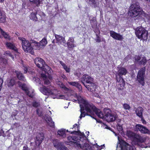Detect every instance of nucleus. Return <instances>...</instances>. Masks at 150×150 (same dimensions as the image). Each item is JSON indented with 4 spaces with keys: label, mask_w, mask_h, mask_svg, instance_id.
Returning a JSON list of instances; mask_svg holds the SVG:
<instances>
[{
    "label": "nucleus",
    "mask_w": 150,
    "mask_h": 150,
    "mask_svg": "<svg viewBox=\"0 0 150 150\" xmlns=\"http://www.w3.org/2000/svg\"><path fill=\"white\" fill-rule=\"evenodd\" d=\"M71 96L76 98V99L73 100V101H78L79 103L80 104V111L81 112L80 119L84 117L86 115L94 118L92 116L93 111L95 110L96 109V107L94 105L88 102L85 98L80 96H78L76 93H75Z\"/></svg>",
    "instance_id": "1"
},
{
    "label": "nucleus",
    "mask_w": 150,
    "mask_h": 150,
    "mask_svg": "<svg viewBox=\"0 0 150 150\" xmlns=\"http://www.w3.org/2000/svg\"><path fill=\"white\" fill-rule=\"evenodd\" d=\"M80 132L79 130L72 132L71 134H74L67 137L69 142L74 146L79 147L83 150H92L93 147L89 144L87 143H84V144L83 143V142H85L86 140L78 135Z\"/></svg>",
    "instance_id": "2"
},
{
    "label": "nucleus",
    "mask_w": 150,
    "mask_h": 150,
    "mask_svg": "<svg viewBox=\"0 0 150 150\" xmlns=\"http://www.w3.org/2000/svg\"><path fill=\"white\" fill-rule=\"evenodd\" d=\"M40 91L43 94L46 95H50L53 98H57L56 94L57 91L53 86H48L47 87L42 86L40 89Z\"/></svg>",
    "instance_id": "3"
},
{
    "label": "nucleus",
    "mask_w": 150,
    "mask_h": 150,
    "mask_svg": "<svg viewBox=\"0 0 150 150\" xmlns=\"http://www.w3.org/2000/svg\"><path fill=\"white\" fill-rule=\"evenodd\" d=\"M142 9L140 7L138 3L132 4L130 7L129 14L133 17L139 16L142 14Z\"/></svg>",
    "instance_id": "4"
},
{
    "label": "nucleus",
    "mask_w": 150,
    "mask_h": 150,
    "mask_svg": "<svg viewBox=\"0 0 150 150\" xmlns=\"http://www.w3.org/2000/svg\"><path fill=\"white\" fill-rule=\"evenodd\" d=\"M18 38L22 41V46L24 51L25 52H29L32 54H33L34 52L33 51V48L32 47L31 42L30 43L24 38L19 37Z\"/></svg>",
    "instance_id": "5"
},
{
    "label": "nucleus",
    "mask_w": 150,
    "mask_h": 150,
    "mask_svg": "<svg viewBox=\"0 0 150 150\" xmlns=\"http://www.w3.org/2000/svg\"><path fill=\"white\" fill-rule=\"evenodd\" d=\"M135 33L138 38L141 40H145L148 38V31L142 27H137L135 30Z\"/></svg>",
    "instance_id": "6"
},
{
    "label": "nucleus",
    "mask_w": 150,
    "mask_h": 150,
    "mask_svg": "<svg viewBox=\"0 0 150 150\" xmlns=\"http://www.w3.org/2000/svg\"><path fill=\"white\" fill-rule=\"evenodd\" d=\"M145 68L141 69L138 71L137 76V80L142 86L145 84L144 76L145 74Z\"/></svg>",
    "instance_id": "7"
},
{
    "label": "nucleus",
    "mask_w": 150,
    "mask_h": 150,
    "mask_svg": "<svg viewBox=\"0 0 150 150\" xmlns=\"http://www.w3.org/2000/svg\"><path fill=\"white\" fill-rule=\"evenodd\" d=\"M116 117V115L111 113L109 109L105 110V119L108 122H112L115 121Z\"/></svg>",
    "instance_id": "8"
},
{
    "label": "nucleus",
    "mask_w": 150,
    "mask_h": 150,
    "mask_svg": "<svg viewBox=\"0 0 150 150\" xmlns=\"http://www.w3.org/2000/svg\"><path fill=\"white\" fill-rule=\"evenodd\" d=\"M145 139L139 135L137 134L133 139V142L135 144L138 145L142 148L144 147V145L142 143L144 142Z\"/></svg>",
    "instance_id": "9"
},
{
    "label": "nucleus",
    "mask_w": 150,
    "mask_h": 150,
    "mask_svg": "<svg viewBox=\"0 0 150 150\" xmlns=\"http://www.w3.org/2000/svg\"><path fill=\"white\" fill-rule=\"evenodd\" d=\"M135 130L139 131L143 134H150V131L146 127L141 124H137L135 127Z\"/></svg>",
    "instance_id": "10"
},
{
    "label": "nucleus",
    "mask_w": 150,
    "mask_h": 150,
    "mask_svg": "<svg viewBox=\"0 0 150 150\" xmlns=\"http://www.w3.org/2000/svg\"><path fill=\"white\" fill-rule=\"evenodd\" d=\"M117 86L119 90L123 89L125 85V81L121 76H117Z\"/></svg>",
    "instance_id": "11"
},
{
    "label": "nucleus",
    "mask_w": 150,
    "mask_h": 150,
    "mask_svg": "<svg viewBox=\"0 0 150 150\" xmlns=\"http://www.w3.org/2000/svg\"><path fill=\"white\" fill-rule=\"evenodd\" d=\"M17 83L19 87H21V88L25 91V93L27 95L30 97H33V93H31L29 91L28 88L25 84H22L21 82L19 81H18Z\"/></svg>",
    "instance_id": "12"
},
{
    "label": "nucleus",
    "mask_w": 150,
    "mask_h": 150,
    "mask_svg": "<svg viewBox=\"0 0 150 150\" xmlns=\"http://www.w3.org/2000/svg\"><path fill=\"white\" fill-rule=\"evenodd\" d=\"M44 138L43 133H38L37 134L35 139V143L36 146L38 147L41 144Z\"/></svg>",
    "instance_id": "13"
},
{
    "label": "nucleus",
    "mask_w": 150,
    "mask_h": 150,
    "mask_svg": "<svg viewBox=\"0 0 150 150\" xmlns=\"http://www.w3.org/2000/svg\"><path fill=\"white\" fill-rule=\"evenodd\" d=\"M119 145L121 150H136L134 147L130 146L124 141L121 143Z\"/></svg>",
    "instance_id": "14"
},
{
    "label": "nucleus",
    "mask_w": 150,
    "mask_h": 150,
    "mask_svg": "<svg viewBox=\"0 0 150 150\" xmlns=\"http://www.w3.org/2000/svg\"><path fill=\"white\" fill-rule=\"evenodd\" d=\"M135 62L139 63L140 64L145 65L147 61L145 57L142 56H136L135 57Z\"/></svg>",
    "instance_id": "15"
},
{
    "label": "nucleus",
    "mask_w": 150,
    "mask_h": 150,
    "mask_svg": "<svg viewBox=\"0 0 150 150\" xmlns=\"http://www.w3.org/2000/svg\"><path fill=\"white\" fill-rule=\"evenodd\" d=\"M81 83L83 84V83L86 84L89 83L90 82L93 81V78L86 74L83 75L81 78Z\"/></svg>",
    "instance_id": "16"
},
{
    "label": "nucleus",
    "mask_w": 150,
    "mask_h": 150,
    "mask_svg": "<svg viewBox=\"0 0 150 150\" xmlns=\"http://www.w3.org/2000/svg\"><path fill=\"white\" fill-rule=\"evenodd\" d=\"M83 85L87 88L88 91L91 92L94 91L96 87V85L93 82V81L90 82L87 84L83 83Z\"/></svg>",
    "instance_id": "17"
},
{
    "label": "nucleus",
    "mask_w": 150,
    "mask_h": 150,
    "mask_svg": "<svg viewBox=\"0 0 150 150\" xmlns=\"http://www.w3.org/2000/svg\"><path fill=\"white\" fill-rule=\"evenodd\" d=\"M55 37L56 40V42L59 45H64L65 44L66 41L65 40L64 38L62 36L55 34Z\"/></svg>",
    "instance_id": "18"
},
{
    "label": "nucleus",
    "mask_w": 150,
    "mask_h": 150,
    "mask_svg": "<svg viewBox=\"0 0 150 150\" xmlns=\"http://www.w3.org/2000/svg\"><path fill=\"white\" fill-rule=\"evenodd\" d=\"M110 36L114 39L118 40H120L123 39V38L122 35L113 31H110Z\"/></svg>",
    "instance_id": "19"
},
{
    "label": "nucleus",
    "mask_w": 150,
    "mask_h": 150,
    "mask_svg": "<svg viewBox=\"0 0 150 150\" xmlns=\"http://www.w3.org/2000/svg\"><path fill=\"white\" fill-rule=\"evenodd\" d=\"M34 62L37 66L39 68H41L45 63L43 59L39 57L36 58Z\"/></svg>",
    "instance_id": "20"
},
{
    "label": "nucleus",
    "mask_w": 150,
    "mask_h": 150,
    "mask_svg": "<svg viewBox=\"0 0 150 150\" xmlns=\"http://www.w3.org/2000/svg\"><path fill=\"white\" fill-rule=\"evenodd\" d=\"M107 109H105L104 110V114L103 113L100 111V110H97V109L96 107L95 110L93 111V114L92 116L93 117V115H94V113H95L98 117L102 119L105 118V110Z\"/></svg>",
    "instance_id": "21"
},
{
    "label": "nucleus",
    "mask_w": 150,
    "mask_h": 150,
    "mask_svg": "<svg viewBox=\"0 0 150 150\" xmlns=\"http://www.w3.org/2000/svg\"><path fill=\"white\" fill-rule=\"evenodd\" d=\"M45 120L47 125L51 127H53L54 126V122H53L52 118L50 116H45Z\"/></svg>",
    "instance_id": "22"
},
{
    "label": "nucleus",
    "mask_w": 150,
    "mask_h": 150,
    "mask_svg": "<svg viewBox=\"0 0 150 150\" xmlns=\"http://www.w3.org/2000/svg\"><path fill=\"white\" fill-rule=\"evenodd\" d=\"M41 68L42 70L46 73L49 74V73L51 72V68L45 63Z\"/></svg>",
    "instance_id": "23"
},
{
    "label": "nucleus",
    "mask_w": 150,
    "mask_h": 150,
    "mask_svg": "<svg viewBox=\"0 0 150 150\" xmlns=\"http://www.w3.org/2000/svg\"><path fill=\"white\" fill-rule=\"evenodd\" d=\"M143 111V109L142 107L137 108L135 110L136 115L139 117L143 116L142 115Z\"/></svg>",
    "instance_id": "24"
},
{
    "label": "nucleus",
    "mask_w": 150,
    "mask_h": 150,
    "mask_svg": "<svg viewBox=\"0 0 150 150\" xmlns=\"http://www.w3.org/2000/svg\"><path fill=\"white\" fill-rule=\"evenodd\" d=\"M127 73V70L125 68L121 67L118 69V76H122L126 75Z\"/></svg>",
    "instance_id": "25"
},
{
    "label": "nucleus",
    "mask_w": 150,
    "mask_h": 150,
    "mask_svg": "<svg viewBox=\"0 0 150 150\" xmlns=\"http://www.w3.org/2000/svg\"><path fill=\"white\" fill-rule=\"evenodd\" d=\"M31 44L33 43L34 44V45H32L33 47V49H35V50H39L41 48V46H40V44L39 42H38L34 40H31Z\"/></svg>",
    "instance_id": "26"
},
{
    "label": "nucleus",
    "mask_w": 150,
    "mask_h": 150,
    "mask_svg": "<svg viewBox=\"0 0 150 150\" xmlns=\"http://www.w3.org/2000/svg\"><path fill=\"white\" fill-rule=\"evenodd\" d=\"M15 83V79L14 78H11L8 79L6 83V85L9 87L13 86Z\"/></svg>",
    "instance_id": "27"
},
{
    "label": "nucleus",
    "mask_w": 150,
    "mask_h": 150,
    "mask_svg": "<svg viewBox=\"0 0 150 150\" xmlns=\"http://www.w3.org/2000/svg\"><path fill=\"white\" fill-rule=\"evenodd\" d=\"M6 45L7 47L10 49L14 50L15 51H17V50L15 45L12 43L9 42H7Z\"/></svg>",
    "instance_id": "28"
},
{
    "label": "nucleus",
    "mask_w": 150,
    "mask_h": 150,
    "mask_svg": "<svg viewBox=\"0 0 150 150\" xmlns=\"http://www.w3.org/2000/svg\"><path fill=\"white\" fill-rule=\"evenodd\" d=\"M56 83L59 87L62 88L63 90L65 91H68L69 90V89L66 87L61 81H56Z\"/></svg>",
    "instance_id": "29"
},
{
    "label": "nucleus",
    "mask_w": 150,
    "mask_h": 150,
    "mask_svg": "<svg viewBox=\"0 0 150 150\" xmlns=\"http://www.w3.org/2000/svg\"><path fill=\"white\" fill-rule=\"evenodd\" d=\"M40 16L38 14L37 12L36 14L34 13H32L31 14L30 18L31 19L36 21L37 20L38 18H39V17H40Z\"/></svg>",
    "instance_id": "30"
},
{
    "label": "nucleus",
    "mask_w": 150,
    "mask_h": 150,
    "mask_svg": "<svg viewBox=\"0 0 150 150\" xmlns=\"http://www.w3.org/2000/svg\"><path fill=\"white\" fill-rule=\"evenodd\" d=\"M86 1L89 3L92 4V6L94 8H96L98 6L97 2L96 0H85Z\"/></svg>",
    "instance_id": "31"
},
{
    "label": "nucleus",
    "mask_w": 150,
    "mask_h": 150,
    "mask_svg": "<svg viewBox=\"0 0 150 150\" xmlns=\"http://www.w3.org/2000/svg\"><path fill=\"white\" fill-rule=\"evenodd\" d=\"M16 74L17 77L18 79L24 81H25L24 77L22 73L19 71H16Z\"/></svg>",
    "instance_id": "32"
},
{
    "label": "nucleus",
    "mask_w": 150,
    "mask_h": 150,
    "mask_svg": "<svg viewBox=\"0 0 150 150\" xmlns=\"http://www.w3.org/2000/svg\"><path fill=\"white\" fill-rule=\"evenodd\" d=\"M6 16L4 13H2L0 11V22L4 23L6 21Z\"/></svg>",
    "instance_id": "33"
},
{
    "label": "nucleus",
    "mask_w": 150,
    "mask_h": 150,
    "mask_svg": "<svg viewBox=\"0 0 150 150\" xmlns=\"http://www.w3.org/2000/svg\"><path fill=\"white\" fill-rule=\"evenodd\" d=\"M53 143L54 147L57 149L62 144V143L60 142L57 139L53 140Z\"/></svg>",
    "instance_id": "34"
},
{
    "label": "nucleus",
    "mask_w": 150,
    "mask_h": 150,
    "mask_svg": "<svg viewBox=\"0 0 150 150\" xmlns=\"http://www.w3.org/2000/svg\"><path fill=\"white\" fill-rule=\"evenodd\" d=\"M117 129L119 133H120L121 135H123L124 134L123 132V129L121 125L119 124H117Z\"/></svg>",
    "instance_id": "35"
},
{
    "label": "nucleus",
    "mask_w": 150,
    "mask_h": 150,
    "mask_svg": "<svg viewBox=\"0 0 150 150\" xmlns=\"http://www.w3.org/2000/svg\"><path fill=\"white\" fill-rule=\"evenodd\" d=\"M57 133L58 135L64 138L66 137L65 131L62 129L58 130L57 132Z\"/></svg>",
    "instance_id": "36"
},
{
    "label": "nucleus",
    "mask_w": 150,
    "mask_h": 150,
    "mask_svg": "<svg viewBox=\"0 0 150 150\" xmlns=\"http://www.w3.org/2000/svg\"><path fill=\"white\" fill-rule=\"evenodd\" d=\"M41 48H43L47 43L46 39L45 38H43L39 42Z\"/></svg>",
    "instance_id": "37"
},
{
    "label": "nucleus",
    "mask_w": 150,
    "mask_h": 150,
    "mask_svg": "<svg viewBox=\"0 0 150 150\" xmlns=\"http://www.w3.org/2000/svg\"><path fill=\"white\" fill-rule=\"evenodd\" d=\"M127 135L129 137H134L136 134L128 130L127 132Z\"/></svg>",
    "instance_id": "38"
},
{
    "label": "nucleus",
    "mask_w": 150,
    "mask_h": 150,
    "mask_svg": "<svg viewBox=\"0 0 150 150\" xmlns=\"http://www.w3.org/2000/svg\"><path fill=\"white\" fill-rule=\"evenodd\" d=\"M29 1L35 4L37 6H39L41 2V0H29Z\"/></svg>",
    "instance_id": "39"
},
{
    "label": "nucleus",
    "mask_w": 150,
    "mask_h": 150,
    "mask_svg": "<svg viewBox=\"0 0 150 150\" xmlns=\"http://www.w3.org/2000/svg\"><path fill=\"white\" fill-rule=\"evenodd\" d=\"M36 112L37 114L39 116H41L43 115V110L42 108L37 109Z\"/></svg>",
    "instance_id": "40"
},
{
    "label": "nucleus",
    "mask_w": 150,
    "mask_h": 150,
    "mask_svg": "<svg viewBox=\"0 0 150 150\" xmlns=\"http://www.w3.org/2000/svg\"><path fill=\"white\" fill-rule=\"evenodd\" d=\"M0 62L1 65L5 66L7 64V61L6 59L0 57Z\"/></svg>",
    "instance_id": "41"
},
{
    "label": "nucleus",
    "mask_w": 150,
    "mask_h": 150,
    "mask_svg": "<svg viewBox=\"0 0 150 150\" xmlns=\"http://www.w3.org/2000/svg\"><path fill=\"white\" fill-rule=\"evenodd\" d=\"M68 48L69 50H71L75 47H76V45L74 43H67Z\"/></svg>",
    "instance_id": "42"
},
{
    "label": "nucleus",
    "mask_w": 150,
    "mask_h": 150,
    "mask_svg": "<svg viewBox=\"0 0 150 150\" xmlns=\"http://www.w3.org/2000/svg\"><path fill=\"white\" fill-rule=\"evenodd\" d=\"M57 149V150H69L67 147L62 144Z\"/></svg>",
    "instance_id": "43"
},
{
    "label": "nucleus",
    "mask_w": 150,
    "mask_h": 150,
    "mask_svg": "<svg viewBox=\"0 0 150 150\" xmlns=\"http://www.w3.org/2000/svg\"><path fill=\"white\" fill-rule=\"evenodd\" d=\"M1 34L3 36L4 38H5L8 39L9 38V35L6 34L4 31L3 30L2 31V32H1Z\"/></svg>",
    "instance_id": "44"
},
{
    "label": "nucleus",
    "mask_w": 150,
    "mask_h": 150,
    "mask_svg": "<svg viewBox=\"0 0 150 150\" xmlns=\"http://www.w3.org/2000/svg\"><path fill=\"white\" fill-rule=\"evenodd\" d=\"M45 75H44L43 76L44 77V83L46 85H49L50 84V82L49 81L48 79H47L46 77H45Z\"/></svg>",
    "instance_id": "45"
},
{
    "label": "nucleus",
    "mask_w": 150,
    "mask_h": 150,
    "mask_svg": "<svg viewBox=\"0 0 150 150\" xmlns=\"http://www.w3.org/2000/svg\"><path fill=\"white\" fill-rule=\"evenodd\" d=\"M74 37H71L69 38L67 43H74Z\"/></svg>",
    "instance_id": "46"
},
{
    "label": "nucleus",
    "mask_w": 150,
    "mask_h": 150,
    "mask_svg": "<svg viewBox=\"0 0 150 150\" xmlns=\"http://www.w3.org/2000/svg\"><path fill=\"white\" fill-rule=\"evenodd\" d=\"M124 108L125 110H129L130 108L129 105L127 103H125L123 105Z\"/></svg>",
    "instance_id": "47"
},
{
    "label": "nucleus",
    "mask_w": 150,
    "mask_h": 150,
    "mask_svg": "<svg viewBox=\"0 0 150 150\" xmlns=\"http://www.w3.org/2000/svg\"><path fill=\"white\" fill-rule=\"evenodd\" d=\"M34 107H37L40 106V103L36 101H34L32 103Z\"/></svg>",
    "instance_id": "48"
},
{
    "label": "nucleus",
    "mask_w": 150,
    "mask_h": 150,
    "mask_svg": "<svg viewBox=\"0 0 150 150\" xmlns=\"http://www.w3.org/2000/svg\"><path fill=\"white\" fill-rule=\"evenodd\" d=\"M33 80L34 81H35L36 83H38L39 84L40 83V79L38 77H33Z\"/></svg>",
    "instance_id": "49"
},
{
    "label": "nucleus",
    "mask_w": 150,
    "mask_h": 150,
    "mask_svg": "<svg viewBox=\"0 0 150 150\" xmlns=\"http://www.w3.org/2000/svg\"><path fill=\"white\" fill-rule=\"evenodd\" d=\"M76 87L78 89V90L79 91H80L82 90V86L79 83H78L77 85H76Z\"/></svg>",
    "instance_id": "50"
},
{
    "label": "nucleus",
    "mask_w": 150,
    "mask_h": 150,
    "mask_svg": "<svg viewBox=\"0 0 150 150\" xmlns=\"http://www.w3.org/2000/svg\"><path fill=\"white\" fill-rule=\"evenodd\" d=\"M4 54H8L9 56L11 57L13 59H14L13 56L11 54L9 51H6L4 53Z\"/></svg>",
    "instance_id": "51"
},
{
    "label": "nucleus",
    "mask_w": 150,
    "mask_h": 150,
    "mask_svg": "<svg viewBox=\"0 0 150 150\" xmlns=\"http://www.w3.org/2000/svg\"><path fill=\"white\" fill-rule=\"evenodd\" d=\"M96 37L95 39L96 41L97 42H99L101 41V39L99 37L98 35L97 34H96Z\"/></svg>",
    "instance_id": "52"
},
{
    "label": "nucleus",
    "mask_w": 150,
    "mask_h": 150,
    "mask_svg": "<svg viewBox=\"0 0 150 150\" xmlns=\"http://www.w3.org/2000/svg\"><path fill=\"white\" fill-rule=\"evenodd\" d=\"M78 82H68V83L69 84H70L71 85H72V86H76V85H77V84L78 83Z\"/></svg>",
    "instance_id": "53"
},
{
    "label": "nucleus",
    "mask_w": 150,
    "mask_h": 150,
    "mask_svg": "<svg viewBox=\"0 0 150 150\" xmlns=\"http://www.w3.org/2000/svg\"><path fill=\"white\" fill-rule=\"evenodd\" d=\"M23 69L24 71V73H25L27 72V70H28V67L25 66H23Z\"/></svg>",
    "instance_id": "54"
},
{
    "label": "nucleus",
    "mask_w": 150,
    "mask_h": 150,
    "mask_svg": "<svg viewBox=\"0 0 150 150\" xmlns=\"http://www.w3.org/2000/svg\"><path fill=\"white\" fill-rule=\"evenodd\" d=\"M64 69L65 70L66 72H69L70 71V69L68 68L67 67L66 65L63 67Z\"/></svg>",
    "instance_id": "55"
},
{
    "label": "nucleus",
    "mask_w": 150,
    "mask_h": 150,
    "mask_svg": "<svg viewBox=\"0 0 150 150\" xmlns=\"http://www.w3.org/2000/svg\"><path fill=\"white\" fill-rule=\"evenodd\" d=\"M3 83V80L2 79L0 78V91L2 88V84Z\"/></svg>",
    "instance_id": "56"
},
{
    "label": "nucleus",
    "mask_w": 150,
    "mask_h": 150,
    "mask_svg": "<svg viewBox=\"0 0 150 150\" xmlns=\"http://www.w3.org/2000/svg\"><path fill=\"white\" fill-rule=\"evenodd\" d=\"M140 118L141 119V121H142V123L144 124H146V122L144 119L143 116L141 117Z\"/></svg>",
    "instance_id": "57"
},
{
    "label": "nucleus",
    "mask_w": 150,
    "mask_h": 150,
    "mask_svg": "<svg viewBox=\"0 0 150 150\" xmlns=\"http://www.w3.org/2000/svg\"><path fill=\"white\" fill-rule=\"evenodd\" d=\"M28 70H27V72H28L30 73H33V71L32 70H31V69L29 67H28Z\"/></svg>",
    "instance_id": "58"
},
{
    "label": "nucleus",
    "mask_w": 150,
    "mask_h": 150,
    "mask_svg": "<svg viewBox=\"0 0 150 150\" xmlns=\"http://www.w3.org/2000/svg\"><path fill=\"white\" fill-rule=\"evenodd\" d=\"M61 77L63 79H65L66 80H67V78L66 76L64 74H62L61 75Z\"/></svg>",
    "instance_id": "59"
},
{
    "label": "nucleus",
    "mask_w": 150,
    "mask_h": 150,
    "mask_svg": "<svg viewBox=\"0 0 150 150\" xmlns=\"http://www.w3.org/2000/svg\"><path fill=\"white\" fill-rule=\"evenodd\" d=\"M23 150H30V149L27 146H23Z\"/></svg>",
    "instance_id": "60"
},
{
    "label": "nucleus",
    "mask_w": 150,
    "mask_h": 150,
    "mask_svg": "<svg viewBox=\"0 0 150 150\" xmlns=\"http://www.w3.org/2000/svg\"><path fill=\"white\" fill-rule=\"evenodd\" d=\"M115 120L117 122H118V124H119L118 123L120 122L121 121V120L120 119H119L117 118V116L116 119Z\"/></svg>",
    "instance_id": "61"
},
{
    "label": "nucleus",
    "mask_w": 150,
    "mask_h": 150,
    "mask_svg": "<svg viewBox=\"0 0 150 150\" xmlns=\"http://www.w3.org/2000/svg\"><path fill=\"white\" fill-rule=\"evenodd\" d=\"M59 98L61 99H64V96L63 95H59Z\"/></svg>",
    "instance_id": "62"
},
{
    "label": "nucleus",
    "mask_w": 150,
    "mask_h": 150,
    "mask_svg": "<svg viewBox=\"0 0 150 150\" xmlns=\"http://www.w3.org/2000/svg\"><path fill=\"white\" fill-rule=\"evenodd\" d=\"M60 63L61 64L63 67L66 65L65 64H64L61 61H60Z\"/></svg>",
    "instance_id": "63"
},
{
    "label": "nucleus",
    "mask_w": 150,
    "mask_h": 150,
    "mask_svg": "<svg viewBox=\"0 0 150 150\" xmlns=\"http://www.w3.org/2000/svg\"><path fill=\"white\" fill-rule=\"evenodd\" d=\"M60 63L61 64L63 67L66 65L65 64H64L61 61H60Z\"/></svg>",
    "instance_id": "64"
}]
</instances>
